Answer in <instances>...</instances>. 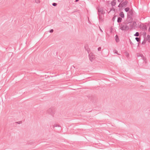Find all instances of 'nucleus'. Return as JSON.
<instances>
[{"label": "nucleus", "mask_w": 150, "mask_h": 150, "mask_svg": "<svg viewBox=\"0 0 150 150\" xmlns=\"http://www.w3.org/2000/svg\"><path fill=\"white\" fill-rule=\"evenodd\" d=\"M120 29L123 31H125L128 30L129 28V27L127 25L126 23H122L119 24Z\"/></svg>", "instance_id": "f257e3e1"}, {"label": "nucleus", "mask_w": 150, "mask_h": 150, "mask_svg": "<svg viewBox=\"0 0 150 150\" xmlns=\"http://www.w3.org/2000/svg\"><path fill=\"white\" fill-rule=\"evenodd\" d=\"M127 21L129 23H130L132 20V17L133 16V11L132 10H130L127 13Z\"/></svg>", "instance_id": "f03ea898"}, {"label": "nucleus", "mask_w": 150, "mask_h": 150, "mask_svg": "<svg viewBox=\"0 0 150 150\" xmlns=\"http://www.w3.org/2000/svg\"><path fill=\"white\" fill-rule=\"evenodd\" d=\"M47 112L51 115L52 117L54 116V112L52 109L50 108L47 111Z\"/></svg>", "instance_id": "7ed1b4c3"}, {"label": "nucleus", "mask_w": 150, "mask_h": 150, "mask_svg": "<svg viewBox=\"0 0 150 150\" xmlns=\"http://www.w3.org/2000/svg\"><path fill=\"white\" fill-rule=\"evenodd\" d=\"M88 56L91 62H92L93 60V59L94 58V55L93 54L91 53L89 54Z\"/></svg>", "instance_id": "20e7f679"}, {"label": "nucleus", "mask_w": 150, "mask_h": 150, "mask_svg": "<svg viewBox=\"0 0 150 150\" xmlns=\"http://www.w3.org/2000/svg\"><path fill=\"white\" fill-rule=\"evenodd\" d=\"M98 14H103V8H99L98 9Z\"/></svg>", "instance_id": "39448f33"}, {"label": "nucleus", "mask_w": 150, "mask_h": 150, "mask_svg": "<svg viewBox=\"0 0 150 150\" xmlns=\"http://www.w3.org/2000/svg\"><path fill=\"white\" fill-rule=\"evenodd\" d=\"M137 25L136 23L135 22H134L133 23H131L129 25L131 28H133L134 27L133 26H135Z\"/></svg>", "instance_id": "423d86ee"}, {"label": "nucleus", "mask_w": 150, "mask_h": 150, "mask_svg": "<svg viewBox=\"0 0 150 150\" xmlns=\"http://www.w3.org/2000/svg\"><path fill=\"white\" fill-rule=\"evenodd\" d=\"M98 18L100 22L103 21V16L100 14H98Z\"/></svg>", "instance_id": "0eeeda50"}, {"label": "nucleus", "mask_w": 150, "mask_h": 150, "mask_svg": "<svg viewBox=\"0 0 150 150\" xmlns=\"http://www.w3.org/2000/svg\"><path fill=\"white\" fill-rule=\"evenodd\" d=\"M119 16L121 18H124L125 17L124 14L123 12H121L120 13Z\"/></svg>", "instance_id": "6e6552de"}, {"label": "nucleus", "mask_w": 150, "mask_h": 150, "mask_svg": "<svg viewBox=\"0 0 150 150\" xmlns=\"http://www.w3.org/2000/svg\"><path fill=\"white\" fill-rule=\"evenodd\" d=\"M127 4V1H125L124 2H123L121 4V6L122 7H123L124 6H125V5H126Z\"/></svg>", "instance_id": "1a4fd4ad"}, {"label": "nucleus", "mask_w": 150, "mask_h": 150, "mask_svg": "<svg viewBox=\"0 0 150 150\" xmlns=\"http://www.w3.org/2000/svg\"><path fill=\"white\" fill-rule=\"evenodd\" d=\"M122 19L120 17H119L117 18V22L118 23H120L122 21Z\"/></svg>", "instance_id": "9d476101"}, {"label": "nucleus", "mask_w": 150, "mask_h": 150, "mask_svg": "<svg viewBox=\"0 0 150 150\" xmlns=\"http://www.w3.org/2000/svg\"><path fill=\"white\" fill-rule=\"evenodd\" d=\"M111 4L112 6H114L116 5V2L113 1L111 2Z\"/></svg>", "instance_id": "9b49d317"}, {"label": "nucleus", "mask_w": 150, "mask_h": 150, "mask_svg": "<svg viewBox=\"0 0 150 150\" xmlns=\"http://www.w3.org/2000/svg\"><path fill=\"white\" fill-rule=\"evenodd\" d=\"M125 10L126 12H128L129 10V7H127L125 9Z\"/></svg>", "instance_id": "f8f14e48"}, {"label": "nucleus", "mask_w": 150, "mask_h": 150, "mask_svg": "<svg viewBox=\"0 0 150 150\" xmlns=\"http://www.w3.org/2000/svg\"><path fill=\"white\" fill-rule=\"evenodd\" d=\"M135 40L137 42H139V41H140V39L138 37L136 38Z\"/></svg>", "instance_id": "ddd939ff"}, {"label": "nucleus", "mask_w": 150, "mask_h": 150, "mask_svg": "<svg viewBox=\"0 0 150 150\" xmlns=\"http://www.w3.org/2000/svg\"><path fill=\"white\" fill-rule=\"evenodd\" d=\"M139 35V33L138 32H137L134 35L135 36H138Z\"/></svg>", "instance_id": "4468645a"}, {"label": "nucleus", "mask_w": 150, "mask_h": 150, "mask_svg": "<svg viewBox=\"0 0 150 150\" xmlns=\"http://www.w3.org/2000/svg\"><path fill=\"white\" fill-rule=\"evenodd\" d=\"M35 2L37 3H40V0H35Z\"/></svg>", "instance_id": "2eb2a0df"}, {"label": "nucleus", "mask_w": 150, "mask_h": 150, "mask_svg": "<svg viewBox=\"0 0 150 150\" xmlns=\"http://www.w3.org/2000/svg\"><path fill=\"white\" fill-rule=\"evenodd\" d=\"M52 5L53 6H55L57 5V4L56 3H54L52 4Z\"/></svg>", "instance_id": "dca6fc26"}, {"label": "nucleus", "mask_w": 150, "mask_h": 150, "mask_svg": "<svg viewBox=\"0 0 150 150\" xmlns=\"http://www.w3.org/2000/svg\"><path fill=\"white\" fill-rule=\"evenodd\" d=\"M150 37V35H147V37H146L147 40H149Z\"/></svg>", "instance_id": "f3484780"}, {"label": "nucleus", "mask_w": 150, "mask_h": 150, "mask_svg": "<svg viewBox=\"0 0 150 150\" xmlns=\"http://www.w3.org/2000/svg\"><path fill=\"white\" fill-rule=\"evenodd\" d=\"M53 31H54L52 29H51L50 30L49 32L50 33H52L53 32Z\"/></svg>", "instance_id": "a211bd4d"}, {"label": "nucleus", "mask_w": 150, "mask_h": 150, "mask_svg": "<svg viewBox=\"0 0 150 150\" xmlns=\"http://www.w3.org/2000/svg\"><path fill=\"white\" fill-rule=\"evenodd\" d=\"M101 47H99L98 48V51H100V50H101Z\"/></svg>", "instance_id": "6ab92c4d"}, {"label": "nucleus", "mask_w": 150, "mask_h": 150, "mask_svg": "<svg viewBox=\"0 0 150 150\" xmlns=\"http://www.w3.org/2000/svg\"><path fill=\"white\" fill-rule=\"evenodd\" d=\"M115 51V52H114V53H115V54H117V51L116 50H115L114 51Z\"/></svg>", "instance_id": "aec40b11"}, {"label": "nucleus", "mask_w": 150, "mask_h": 150, "mask_svg": "<svg viewBox=\"0 0 150 150\" xmlns=\"http://www.w3.org/2000/svg\"><path fill=\"white\" fill-rule=\"evenodd\" d=\"M17 123H18V124H20L21 123V122L20 121H18V122H16Z\"/></svg>", "instance_id": "412c9836"}, {"label": "nucleus", "mask_w": 150, "mask_h": 150, "mask_svg": "<svg viewBox=\"0 0 150 150\" xmlns=\"http://www.w3.org/2000/svg\"><path fill=\"white\" fill-rule=\"evenodd\" d=\"M121 4H119V6H118L119 7H121H121H122L121 5Z\"/></svg>", "instance_id": "4be33fe9"}, {"label": "nucleus", "mask_w": 150, "mask_h": 150, "mask_svg": "<svg viewBox=\"0 0 150 150\" xmlns=\"http://www.w3.org/2000/svg\"><path fill=\"white\" fill-rule=\"evenodd\" d=\"M100 28V31L101 32H103V31H102V30H101V29Z\"/></svg>", "instance_id": "5701e85b"}, {"label": "nucleus", "mask_w": 150, "mask_h": 150, "mask_svg": "<svg viewBox=\"0 0 150 150\" xmlns=\"http://www.w3.org/2000/svg\"><path fill=\"white\" fill-rule=\"evenodd\" d=\"M79 0H75V2H78Z\"/></svg>", "instance_id": "b1692460"}, {"label": "nucleus", "mask_w": 150, "mask_h": 150, "mask_svg": "<svg viewBox=\"0 0 150 150\" xmlns=\"http://www.w3.org/2000/svg\"><path fill=\"white\" fill-rule=\"evenodd\" d=\"M149 31H150V25L149 28Z\"/></svg>", "instance_id": "393cba45"}, {"label": "nucleus", "mask_w": 150, "mask_h": 150, "mask_svg": "<svg viewBox=\"0 0 150 150\" xmlns=\"http://www.w3.org/2000/svg\"><path fill=\"white\" fill-rule=\"evenodd\" d=\"M57 126L59 127V125H58V126L56 125L55 126V127H57Z\"/></svg>", "instance_id": "a878e982"}, {"label": "nucleus", "mask_w": 150, "mask_h": 150, "mask_svg": "<svg viewBox=\"0 0 150 150\" xmlns=\"http://www.w3.org/2000/svg\"><path fill=\"white\" fill-rule=\"evenodd\" d=\"M143 59H144V57H143Z\"/></svg>", "instance_id": "bb28decb"}, {"label": "nucleus", "mask_w": 150, "mask_h": 150, "mask_svg": "<svg viewBox=\"0 0 150 150\" xmlns=\"http://www.w3.org/2000/svg\"><path fill=\"white\" fill-rule=\"evenodd\" d=\"M87 51H88V53H89L88 50H87Z\"/></svg>", "instance_id": "cd10ccee"}, {"label": "nucleus", "mask_w": 150, "mask_h": 150, "mask_svg": "<svg viewBox=\"0 0 150 150\" xmlns=\"http://www.w3.org/2000/svg\"><path fill=\"white\" fill-rule=\"evenodd\" d=\"M116 37H117V35H116Z\"/></svg>", "instance_id": "c85d7f7f"}, {"label": "nucleus", "mask_w": 150, "mask_h": 150, "mask_svg": "<svg viewBox=\"0 0 150 150\" xmlns=\"http://www.w3.org/2000/svg\"><path fill=\"white\" fill-rule=\"evenodd\" d=\"M116 42H117V40L116 39Z\"/></svg>", "instance_id": "c756f323"}]
</instances>
